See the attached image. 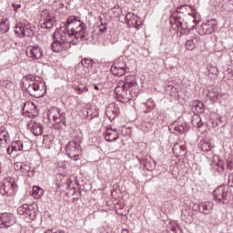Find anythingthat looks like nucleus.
Wrapping results in <instances>:
<instances>
[{"instance_id":"obj_9","label":"nucleus","mask_w":233,"mask_h":233,"mask_svg":"<svg viewBox=\"0 0 233 233\" xmlns=\"http://www.w3.org/2000/svg\"><path fill=\"white\" fill-rule=\"evenodd\" d=\"M215 201L218 203H227L228 198V186H219L213 191Z\"/></svg>"},{"instance_id":"obj_30","label":"nucleus","mask_w":233,"mask_h":233,"mask_svg":"<svg viewBox=\"0 0 233 233\" xmlns=\"http://www.w3.org/2000/svg\"><path fill=\"white\" fill-rule=\"evenodd\" d=\"M111 73L113 76H125V74L127 73V71L123 68H118L117 66H115L113 65L111 66Z\"/></svg>"},{"instance_id":"obj_29","label":"nucleus","mask_w":233,"mask_h":233,"mask_svg":"<svg viewBox=\"0 0 233 233\" xmlns=\"http://www.w3.org/2000/svg\"><path fill=\"white\" fill-rule=\"evenodd\" d=\"M44 194L43 189L40 187L35 186L33 187L32 196L34 199H39Z\"/></svg>"},{"instance_id":"obj_37","label":"nucleus","mask_w":233,"mask_h":233,"mask_svg":"<svg viewBox=\"0 0 233 233\" xmlns=\"http://www.w3.org/2000/svg\"><path fill=\"white\" fill-rule=\"evenodd\" d=\"M195 112H197L198 114H199V112H203V102L198 101L195 102Z\"/></svg>"},{"instance_id":"obj_38","label":"nucleus","mask_w":233,"mask_h":233,"mask_svg":"<svg viewBox=\"0 0 233 233\" xmlns=\"http://www.w3.org/2000/svg\"><path fill=\"white\" fill-rule=\"evenodd\" d=\"M20 168H21L22 172H24V174H28V172H30V166L29 165L22 164L20 166Z\"/></svg>"},{"instance_id":"obj_20","label":"nucleus","mask_w":233,"mask_h":233,"mask_svg":"<svg viewBox=\"0 0 233 233\" xmlns=\"http://www.w3.org/2000/svg\"><path fill=\"white\" fill-rule=\"evenodd\" d=\"M81 66H83V71L81 72L82 76H86L87 74H90V69L92 68L94 62L92 59L84 58L80 62Z\"/></svg>"},{"instance_id":"obj_17","label":"nucleus","mask_w":233,"mask_h":233,"mask_svg":"<svg viewBox=\"0 0 233 233\" xmlns=\"http://www.w3.org/2000/svg\"><path fill=\"white\" fill-rule=\"evenodd\" d=\"M169 128V132H171V134H183L184 132H186L187 130V124L183 123V122H174L173 124L169 125L168 127Z\"/></svg>"},{"instance_id":"obj_3","label":"nucleus","mask_w":233,"mask_h":233,"mask_svg":"<svg viewBox=\"0 0 233 233\" xmlns=\"http://www.w3.org/2000/svg\"><path fill=\"white\" fill-rule=\"evenodd\" d=\"M66 37L71 39L73 45H77L83 37H85V34L86 29L85 28V23L76 16H69L66 25Z\"/></svg>"},{"instance_id":"obj_35","label":"nucleus","mask_w":233,"mask_h":233,"mask_svg":"<svg viewBox=\"0 0 233 233\" xmlns=\"http://www.w3.org/2000/svg\"><path fill=\"white\" fill-rule=\"evenodd\" d=\"M114 65L115 66H117V68H122L123 70L127 71V64L125 63V61H123V59L119 58L116 60Z\"/></svg>"},{"instance_id":"obj_32","label":"nucleus","mask_w":233,"mask_h":233,"mask_svg":"<svg viewBox=\"0 0 233 233\" xmlns=\"http://www.w3.org/2000/svg\"><path fill=\"white\" fill-rule=\"evenodd\" d=\"M196 43H198V38L196 37L187 39L186 42L187 50H194L196 48Z\"/></svg>"},{"instance_id":"obj_2","label":"nucleus","mask_w":233,"mask_h":233,"mask_svg":"<svg viewBox=\"0 0 233 233\" xmlns=\"http://www.w3.org/2000/svg\"><path fill=\"white\" fill-rule=\"evenodd\" d=\"M139 90L137 81L133 76H127L126 81H118L115 88V94L120 103L130 101Z\"/></svg>"},{"instance_id":"obj_34","label":"nucleus","mask_w":233,"mask_h":233,"mask_svg":"<svg viewBox=\"0 0 233 233\" xmlns=\"http://www.w3.org/2000/svg\"><path fill=\"white\" fill-rule=\"evenodd\" d=\"M201 150H203V152H210V150H212V144L207 140H204L201 143Z\"/></svg>"},{"instance_id":"obj_11","label":"nucleus","mask_w":233,"mask_h":233,"mask_svg":"<svg viewBox=\"0 0 233 233\" xmlns=\"http://www.w3.org/2000/svg\"><path fill=\"white\" fill-rule=\"evenodd\" d=\"M15 216L12 213L0 214V228H9L16 223Z\"/></svg>"},{"instance_id":"obj_40","label":"nucleus","mask_w":233,"mask_h":233,"mask_svg":"<svg viewBox=\"0 0 233 233\" xmlns=\"http://www.w3.org/2000/svg\"><path fill=\"white\" fill-rule=\"evenodd\" d=\"M21 4H15V3H13L12 4V8L14 10V12H19V10H21Z\"/></svg>"},{"instance_id":"obj_12","label":"nucleus","mask_w":233,"mask_h":233,"mask_svg":"<svg viewBox=\"0 0 233 233\" xmlns=\"http://www.w3.org/2000/svg\"><path fill=\"white\" fill-rule=\"evenodd\" d=\"M47 119L51 123H56V125H59L60 123H65V115L59 112V109H57V107H53L48 112Z\"/></svg>"},{"instance_id":"obj_28","label":"nucleus","mask_w":233,"mask_h":233,"mask_svg":"<svg viewBox=\"0 0 233 233\" xmlns=\"http://www.w3.org/2000/svg\"><path fill=\"white\" fill-rule=\"evenodd\" d=\"M191 123L195 128H201L203 127V122H201V116L199 115H194Z\"/></svg>"},{"instance_id":"obj_15","label":"nucleus","mask_w":233,"mask_h":233,"mask_svg":"<svg viewBox=\"0 0 233 233\" xmlns=\"http://www.w3.org/2000/svg\"><path fill=\"white\" fill-rule=\"evenodd\" d=\"M12 152H26L30 148V142L15 140L11 143Z\"/></svg>"},{"instance_id":"obj_25","label":"nucleus","mask_w":233,"mask_h":233,"mask_svg":"<svg viewBox=\"0 0 233 233\" xmlns=\"http://www.w3.org/2000/svg\"><path fill=\"white\" fill-rule=\"evenodd\" d=\"M10 143V134L4 127H0V145Z\"/></svg>"},{"instance_id":"obj_19","label":"nucleus","mask_w":233,"mask_h":233,"mask_svg":"<svg viewBox=\"0 0 233 233\" xmlns=\"http://www.w3.org/2000/svg\"><path fill=\"white\" fill-rule=\"evenodd\" d=\"M126 19L127 21L128 26H132L133 28H139L141 25V21H139V17L134 15V13H128L126 15Z\"/></svg>"},{"instance_id":"obj_26","label":"nucleus","mask_w":233,"mask_h":233,"mask_svg":"<svg viewBox=\"0 0 233 233\" xmlns=\"http://www.w3.org/2000/svg\"><path fill=\"white\" fill-rule=\"evenodd\" d=\"M181 218H182V220L185 221V223H187L188 225H190L191 223H194V217L190 214L189 209L182 210Z\"/></svg>"},{"instance_id":"obj_39","label":"nucleus","mask_w":233,"mask_h":233,"mask_svg":"<svg viewBox=\"0 0 233 233\" xmlns=\"http://www.w3.org/2000/svg\"><path fill=\"white\" fill-rule=\"evenodd\" d=\"M209 74H212L213 76H218V67L216 66H209L208 68Z\"/></svg>"},{"instance_id":"obj_10","label":"nucleus","mask_w":233,"mask_h":233,"mask_svg":"<svg viewBox=\"0 0 233 233\" xmlns=\"http://www.w3.org/2000/svg\"><path fill=\"white\" fill-rule=\"evenodd\" d=\"M41 17L44 19V23L41 25V28H53L56 25V16L50 11L44 9L41 12Z\"/></svg>"},{"instance_id":"obj_18","label":"nucleus","mask_w":233,"mask_h":233,"mask_svg":"<svg viewBox=\"0 0 233 233\" xmlns=\"http://www.w3.org/2000/svg\"><path fill=\"white\" fill-rule=\"evenodd\" d=\"M104 137L106 141H116V139H119V131H117L116 128L108 127L104 133Z\"/></svg>"},{"instance_id":"obj_21","label":"nucleus","mask_w":233,"mask_h":233,"mask_svg":"<svg viewBox=\"0 0 233 233\" xmlns=\"http://www.w3.org/2000/svg\"><path fill=\"white\" fill-rule=\"evenodd\" d=\"M225 96V94L221 93L218 88H213L209 93H208V97L212 103H218L221 97Z\"/></svg>"},{"instance_id":"obj_46","label":"nucleus","mask_w":233,"mask_h":233,"mask_svg":"<svg viewBox=\"0 0 233 233\" xmlns=\"http://www.w3.org/2000/svg\"><path fill=\"white\" fill-rule=\"evenodd\" d=\"M106 30V27H104L103 29H99L100 32H105Z\"/></svg>"},{"instance_id":"obj_43","label":"nucleus","mask_w":233,"mask_h":233,"mask_svg":"<svg viewBox=\"0 0 233 233\" xmlns=\"http://www.w3.org/2000/svg\"><path fill=\"white\" fill-rule=\"evenodd\" d=\"M58 167L59 168H65L66 167V162H59Z\"/></svg>"},{"instance_id":"obj_42","label":"nucleus","mask_w":233,"mask_h":233,"mask_svg":"<svg viewBox=\"0 0 233 233\" xmlns=\"http://www.w3.org/2000/svg\"><path fill=\"white\" fill-rule=\"evenodd\" d=\"M228 187H233V173H231L228 177Z\"/></svg>"},{"instance_id":"obj_24","label":"nucleus","mask_w":233,"mask_h":233,"mask_svg":"<svg viewBox=\"0 0 233 233\" xmlns=\"http://www.w3.org/2000/svg\"><path fill=\"white\" fill-rule=\"evenodd\" d=\"M28 127L31 128L35 136H41L43 134V126L35 122H31L28 124Z\"/></svg>"},{"instance_id":"obj_7","label":"nucleus","mask_w":233,"mask_h":233,"mask_svg":"<svg viewBox=\"0 0 233 233\" xmlns=\"http://www.w3.org/2000/svg\"><path fill=\"white\" fill-rule=\"evenodd\" d=\"M15 33L20 37H30L34 35L32 25L28 22L18 23L15 26Z\"/></svg>"},{"instance_id":"obj_44","label":"nucleus","mask_w":233,"mask_h":233,"mask_svg":"<svg viewBox=\"0 0 233 233\" xmlns=\"http://www.w3.org/2000/svg\"><path fill=\"white\" fill-rule=\"evenodd\" d=\"M15 151H12V147H7V154L12 155V153Z\"/></svg>"},{"instance_id":"obj_5","label":"nucleus","mask_w":233,"mask_h":233,"mask_svg":"<svg viewBox=\"0 0 233 233\" xmlns=\"http://www.w3.org/2000/svg\"><path fill=\"white\" fill-rule=\"evenodd\" d=\"M24 86L31 96H34V97H43L45 92H46L45 83L32 79L29 80V78L25 80Z\"/></svg>"},{"instance_id":"obj_6","label":"nucleus","mask_w":233,"mask_h":233,"mask_svg":"<svg viewBox=\"0 0 233 233\" xmlns=\"http://www.w3.org/2000/svg\"><path fill=\"white\" fill-rule=\"evenodd\" d=\"M0 192L2 196H6L7 198L15 196V192H17L15 178L10 177L5 178L2 182Z\"/></svg>"},{"instance_id":"obj_4","label":"nucleus","mask_w":233,"mask_h":233,"mask_svg":"<svg viewBox=\"0 0 233 233\" xmlns=\"http://www.w3.org/2000/svg\"><path fill=\"white\" fill-rule=\"evenodd\" d=\"M72 45H74V42L66 36V32H55L54 42L51 45L53 52L59 54V52L68 50Z\"/></svg>"},{"instance_id":"obj_36","label":"nucleus","mask_w":233,"mask_h":233,"mask_svg":"<svg viewBox=\"0 0 233 233\" xmlns=\"http://www.w3.org/2000/svg\"><path fill=\"white\" fill-rule=\"evenodd\" d=\"M29 206L28 204H23L17 208V212L20 216H23V214H26L28 211Z\"/></svg>"},{"instance_id":"obj_23","label":"nucleus","mask_w":233,"mask_h":233,"mask_svg":"<svg viewBox=\"0 0 233 233\" xmlns=\"http://www.w3.org/2000/svg\"><path fill=\"white\" fill-rule=\"evenodd\" d=\"M173 153L177 157H178V156H185V154H187V147L184 145L176 143L173 146Z\"/></svg>"},{"instance_id":"obj_31","label":"nucleus","mask_w":233,"mask_h":233,"mask_svg":"<svg viewBox=\"0 0 233 233\" xmlns=\"http://www.w3.org/2000/svg\"><path fill=\"white\" fill-rule=\"evenodd\" d=\"M169 228H170L169 233H183V230H181L179 224L175 221H171L169 223Z\"/></svg>"},{"instance_id":"obj_8","label":"nucleus","mask_w":233,"mask_h":233,"mask_svg":"<svg viewBox=\"0 0 233 233\" xmlns=\"http://www.w3.org/2000/svg\"><path fill=\"white\" fill-rule=\"evenodd\" d=\"M66 154L74 159V161H77L81 157V146L79 143L76 141H71L66 146Z\"/></svg>"},{"instance_id":"obj_1","label":"nucleus","mask_w":233,"mask_h":233,"mask_svg":"<svg viewBox=\"0 0 233 233\" xmlns=\"http://www.w3.org/2000/svg\"><path fill=\"white\" fill-rule=\"evenodd\" d=\"M170 23H174L177 30L185 34L198 25V11L194 6L181 5L172 14Z\"/></svg>"},{"instance_id":"obj_22","label":"nucleus","mask_w":233,"mask_h":233,"mask_svg":"<svg viewBox=\"0 0 233 233\" xmlns=\"http://www.w3.org/2000/svg\"><path fill=\"white\" fill-rule=\"evenodd\" d=\"M24 110L25 112H27V114H32V116H37L38 114L37 107L34 102H25L24 105Z\"/></svg>"},{"instance_id":"obj_47","label":"nucleus","mask_w":233,"mask_h":233,"mask_svg":"<svg viewBox=\"0 0 233 233\" xmlns=\"http://www.w3.org/2000/svg\"><path fill=\"white\" fill-rule=\"evenodd\" d=\"M95 90H99V86H94Z\"/></svg>"},{"instance_id":"obj_49","label":"nucleus","mask_w":233,"mask_h":233,"mask_svg":"<svg viewBox=\"0 0 233 233\" xmlns=\"http://www.w3.org/2000/svg\"><path fill=\"white\" fill-rule=\"evenodd\" d=\"M106 113L109 114V113H110V110H107Z\"/></svg>"},{"instance_id":"obj_27","label":"nucleus","mask_w":233,"mask_h":233,"mask_svg":"<svg viewBox=\"0 0 233 233\" xmlns=\"http://www.w3.org/2000/svg\"><path fill=\"white\" fill-rule=\"evenodd\" d=\"M214 159L217 162L213 164V168L218 172V174H221L223 170H225V167H223V161L219 159V157H214Z\"/></svg>"},{"instance_id":"obj_33","label":"nucleus","mask_w":233,"mask_h":233,"mask_svg":"<svg viewBox=\"0 0 233 233\" xmlns=\"http://www.w3.org/2000/svg\"><path fill=\"white\" fill-rule=\"evenodd\" d=\"M10 30V24L8 23V19H5L2 22H0V32L3 34H6Z\"/></svg>"},{"instance_id":"obj_48","label":"nucleus","mask_w":233,"mask_h":233,"mask_svg":"<svg viewBox=\"0 0 233 233\" xmlns=\"http://www.w3.org/2000/svg\"><path fill=\"white\" fill-rule=\"evenodd\" d=\"M79 92L78 94H81V92H83V90H81V88H78Z\"/></svg>"},{"instance_id":"obj_13","label":"nucleus","mask_w":233,"mask_h":233,"mask_svg":"<svg viewBox=\"0 0 233 233\" xmlns=\"http://www.w3.org/2000/svg\"><path fill=\"white\" fill-rule=\"evenodd\" d=\"M214 208V203L208 201V202H202L200 204H195L193 206V209L197 212H199L200 214H212V210Z\"/></svg>"},{"instance_id":"obj_45","label":"nucleus","mask_w":233,"mask_h":233,"mask_svg":"<svg viewBox=\"0 0 233 233\" xmlns=\"http://www.w3.org/2000/svg\"><path fill=\"white\" fill-rule=\"evenodd\" d=\"M121 233H128L127 229H122Z\"/></svg>"},{"instance_id":"obj_16","label":"nucleus","mask_w":233,"mask_h":233,"mask_svg":"<svg viewBox=\"0 0 233 233\" xmlns=\"http://www.w3.org/2000/svg\"><path fill=\"white\" fill-rule=\"evenodd\" d=\"M216 29V25H214V20L208 21L205 24H202L198 27V34L200 35H206L207 34H212V32Z\"/></svg>"},{"instance_id":"obj_14","label":"nucleus","mask_w":233,"mask_h":233,"mask_svg":"<svg viewBox=\"0 0 233 233\" xmlns=\"http://www.w3.org/2000/svg\"><path fill=\"white\" fill-rule=\"evenodd\" d=\"M26 56L34 60L41 59L43 57V48L39 46H29L26 48Z\"/></svg>"},{"instance_id":"obj_41","label":"nucleus","mask_w":233,"mask_h":233,"mask_svg":"<svg viewBox=\"0 0 233 233\" xmlns=\"http://www.w3.org/2000/svg\"><path fill=\"white\" fill-rule=\"evenodd\" d=\"M227 167L229 170H232V168H233V160H232V158H228L227 160Z\"/></svg>"}]
</instances>
